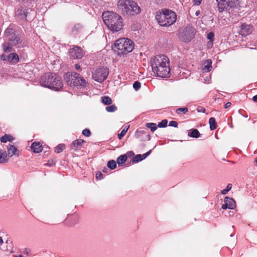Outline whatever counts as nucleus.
<instances>
[{
  "instance_id": "nucleus-1",
  "label": "nucleus",
  "mask_w": 257,
  "mask_h": 257,
  "mask_svg": "<svg viewBox=\"0 0 257 257\" xmlns=\"http://www.w3.org/2000/svg\"><path fill=\"white\" fill-rule=\"evenodd\" d=\"M154 75L161 78H169L170 76V67L169 58L164 55H157L150 61Z\"/></svg>"
},
{
  "instance_id": "nucleus-2",
  "label": "nucleus",
  "mask_w": 257,
  "mask_h": 257,
  "mask_svg": "<svg viewBox=\"0 0 257 257\" xmlns=\"http://www.w3.org/2000/svg\"><path fill=\"white\" fill-rule=\"evenodd\" d=\"M42 86L58 91L63 88L61 78L56 73H47L42 76L40 80Z\"/></svg>"
},
{
  "instance_id": "nucleus-3",
  "label": "nucleus",
  "mask_w": 257,
  "mask_h": 257,
  "mask_svg": "<svg viewBox=\"0 0 257 257\" xmlns=\"http://www.w3.org/2000/svg\"><path fill=\"white\" fill-rule=\"evenodd\" d=\"M102 17L104 23L111 31L118 32L122 29V19L116 13L107 11L102 14Z\"/></svg>"
},
{
  "instance_id": "nucleus-4",
  "label": "nucleus",
  "mask_w": 257,
  "mask_h": 257,
  "mask_svg": "<svg viewBox=\"0 0 257 257\" xmlns=\"http://www.w3.org/2000/svg\"><path fill=\"white\" fill-rule=\"evenodd\" d=\"M155 18L161 26L169 27L176 22L177 15L171 10L163 9L156 12Z\"/></svg>"
},
{
  "instance_id": "nucleus-5",
  "label": "nucleus",
  "mask_w": 257,
  "mask_h": 257,
  "mask_svg": "<svg viewBox=\"0 0 257 257\" xmlns=\"http://www.w3.org/2000/svg\"><path fill=\"white\" fill-rule=\"evenodd\" d=\"M117 7L124 16H133L141 12V8L138 4L131 0H119L117 3Z\"/></svg>"
},
{
  "instance_id": "nucleus-6",
  "label": "nucleus",
  "mask_w": 257,
  "mask_h": 257,
  "mask_svg": "<svg viewBox=\"0 0 257 257\" xmlns=\"http://www.w3.org/2000/svg\"><path fill=\"white\" fill-rule=\"evenodd\" d=\"M114 47L118 55H126L133 51L134 44L131 39L121 38L115 42Z\"/></svg>"
},
{
  "instance_id": "nucleus-7",
  "label": "nucleus",
  "mask_w": 257,
  "mask_h": 257,
  "mask_svg": "<svg viewBox=\"0 0 257 257\" xmlns=\"http://www.w3.org/2000/svg\"><path fill=\"white\" fill-rule=\"evenodd\" d=\"M64 78L68 85L71 86H85L86 84L85 80L75 72L66 73Z\"/></svg>"
},
{
  "instance_id": "nucleus-8",
  "label": "nucleus",
  "mask_w": 257,
  "mask_h": 257,
  "mask_svg": "<svg viewBox=\"0 0 257 257\" xmlns=\"http://www.w3.org/2000/svg\"><path fill=\"white\" fill-rule=\"evenodd\" d=\"M108 74L109 70L106 67H101L92 72V76L95 81L101 83L106 79Z\"/></svg>"
},
{
  "instance_id": "nucleus-9",
  "label": "nucleus",
  "mask_w": 257,
  "mask_h": 257,
  "mask_svg": "<svg viewBox=\"0 0 257 257\" xmlns=\"http://www.w3.org/2000/svg\"><path fill=\"white\" fill-rule=\"evenodd\" d=\"M195 33V29L189 26L180 32L179 38L183 42H188L194 38Z\"/></svg>"
},
{
  "instance_id": "nucleus-10",
  "label": "nucleus",
  "mask_w": 257,
  "mask_h": 257,
  "mask_svg": "<svg viewBox=\"0 0 257 257\" xmlns=\"http://www.w3.org/2000/svg\"><path fill=\"white\" fill-rule=\"evenodd\" d=\"M8 40L11 45L16 46L18 48L23 47L24 45V43L20 39L17 32L9 37Z\"/></svg>"
},
{
  "instance_id": "nucleus-11",
  "label": "nucleus",
  "mask_w": 257,
  "mask_h": 257,
  "mask_svg": "<svg viewBox=\"0 0 257 257\" xmlns=\"http://www.w3.org/2000/svg\"><path fill=\"white\" fill-rule=\"evenodd\" d=\"M218 3V7L219 12H222L224 10L229 11L233 7L232 3L230 0H216Z\"/></svg>"
},
{
  "instance_id": "nucleus-12",
  "label": "nucleus",
  "mask_w": 257,
  "mask_h": 257,
  "mask_svg": "<svg viewBox=\"0 0 257 257\" xmlns=\"http://www.w3.org/2000/svg\"><path fill=\"white\" fill-rule=\"evenodd\" d=\"M1 58L3 61L15 64L18 63L19 61V56L15 53H11L9 55L2 54L1 56Z\"/></svg>"
},
{
  "instance_id": "nucleus-13",
  "label": "nucleus",
  "mask_w": 257,
  "mask_h": 257,
  "mask_svg": "<svg viewBox=\"0 0 257 257\" xmlns=\"http://www.w3.org/2000/svg\"><path fill=\"white\" fill-rule=\"evenodd\" d=\"M70 56L73 59H80L84 54L81 49L79 47H75L70 49L69 52Z\"/></svg>"
},
{
  "instance_id": "nucleus-14",
  "label": "nucleus",
  "mask_w": 257,
  "mask_h": 257,
  "mask_svg": "<svg viewBox=\"0 0 257 257\" xmlns=\"http://www.w3.org/2000/svg\"><path fill=\"white\" fill-rule=\"evenodd\" d=\"M224 202V204L222 205L223 209H234L236 207L235 202L232 198L226 197Z\"/></svg>"
},
{
  "instance_id": "nucleus-15",
  "label": "nucleus",
  "mask_w": 257,
  "mask_h": 257,
  "mask_svg": "<svg viewBox=\"0 0 257 257\" xmlns=\"http://www.w3.org/2000/svg\"><path fill=\"white\" fill-rule=\"evenodd\" d=\"M28 10L23 6L18 8L15 12L16 16L20 19H26L28 15Z\"/></svg>"
},
{
  "instance_id": "nucleus-16",
  "label": "nucleus",
  "mask_w": 257,
  "mask_h": 257,
  "mask_svg": "<svg viewBox=\"0 0 257 257\" xmlns=\"http://www.w3.org/2000/svg\"><path fill=\"white\" fill-rule=\"evenodd\" d=\"M252 30V27L250 25L243 24L240 26V34L245 36L251 33Z\"/></svg>"
},
{
  "instance_id": "nucleus-17",
  "label": "nucleus",
  "mask_w": 257,
  "mask_h": 257,
  "mask_svg": "<svg viewBox=\"0 0 257 257\" xmlns=\"http://www.w3.org/2000/svg\"><path fill=\"white\" fill-rule=\"evenodd\" d=\"M85 143L83 140L77 139L73 141L70 145V147L72 150L75 151H78L80 150L82 147V144Z\"/></svg>"
},
{
  "instance_id": "nucleus-18",
  "label": "nucleus",
  "mask_w": 257,
  "mask_h": 257,
  "mask_svg": "<svg viewBox=\"0 0 257 257\" xmlns=\"http://www.w3.org/2000/svg\"><path fill=\"white\" fill-rule=\"evenodd\" d=\"M31 150L35 153H39L42 152L43 150V147L41 144L39 142H34L31 146Z\"/></svg>"
},
{
  "instance_id": "nucleus-19",
  "label": "nucleus",
  "mask_w": 257,
  "mask_h": 257,
  "mask_svg": "<svg viewBox=\"0 0 257 257\" xmlns=\"http://www.w3.org/2000/svg\"><path fill=\"white\" fill-rule=\"evenodd\" d=\"M188 135L191 138H198L200 136V134L198 130L192 128L189 131Z\"/></svg>"
},
{
  "instance_id": "nucleus-20",
  "label": "nucleus",
  "mask_w": 257,
  "mask_h": 257,
  "mask_svg": "<svg viewBox=\"0 0 257 257\" xmlns=\"http://www.w3.org/2000/svg\"><path fill=\"white\" fill-rule=\"evenodd\" d=\"M212 62L210 60H206L204 63V66L202 68L203 70L205 72H209L212 68Z\"/></svg>"
},
{
  "instance_id": "nucleus-21",
  "label": "nucleus",
  "mask_w": 257,
  "mask_h": 257,
  "mask_svg": "<svg viewBox=\"0 0 257 257\" xmlns=\"http://www.w3.org/2000/svg\"><path fill=\"white\" fill-rule=\"evenodd\" d=\"M17 152H19V151L14 145H10L8 147V155L9 156L12 157L16 155Z\"/></svg>"
},
{
  "instance_id": "nucleus-22",
  "label": "nucleus",
  "mask_w": 257,
  "mask_h": 257,
  "mask_svg": "<svg viewBox=\"0 0 257 257\" xmlns=\"http://www.w3.org/2000/svg\"><path fill=\"white\" fill-rule=\"evenodd\" d=\"M82 25L79 23L73 25L71 27V31L74 34L80 32L82 29Z\"/></svg>"
},
{
  "instance_id": "nucleus-23",
  "label": "nucleus",
  "mask_w": 257,
  "mask_h": 257,
  "mask_svg": "<svg viewBox=\"0 0 257 257\" xmlns=\"http://www.w3.org/2000/svg\"><path fill=\"white\" fill-rule=\"evenodd\" d=\"M23 5H26V7H33L34 0H16Z\"/></svg>"
},
{
  "instance_id": "nucleus-24",
  "label": "nucleus",
  "mask_w": 257,
  "mask_h": 257,
  "mask_svg": "<svg viewBox=\"0 0 257 257\" xmlns=\"http://www.w3.org/2000/svg\"><path fill=\"white\" fill-rule=\"evenodd\" d=\"M13 140V137L10 135L5 134L1 138V141L3 143H7L8 141L11 142Z\"/></svg>"
},
{
  "instance_id": "nucleus-25",
  "label": "nucleus",
  "mask_w": 257,
  "mask_h": 257,
  "mask_svg": "<svg viewBox=\"0 0 257 257\" xmlns=\"http://www.w3.org/2000/svg\"><path fill=\"white\" fill-rule=\"evenodd\" d=\"M16 32L17 31L15 29H13L11 27H9L5 30V34L6 36L10 37Z\"/></svg>"
},
{
  "instance_id": "nucleus-26",
  "label": "nucleus",
  "mask_w": 257,
  "mask_h": 257,
  "mask_svg": "<svg viewBox=\"0 0 257 257\" xmlns=\"http://www.w3.org/2000/svg\"><path fill=\"white\" fill-rule=\"evenodd\" d=\"M209 123L210 125V128L211 131L214 130L216 128L217 125L216 123V120L214 117H211L209 118Z\"/></svg>"
},
{
  "instance_id": "nucleus-27",
  "label": "nucleus",
  "mask_w": 257,
  "mask_h": 257,
  "mask_svg": "<svg viewBox=\"0 0 257 257\" xmlns=\"http://www.w3.org/2000/svg\"><path fill=\"white\" fill-rule=\"evenodd\" d=\"M127 159L126 155H122L119 156L116 160V162L118 165H121L124 163Z\"/></svg>"
},
{
  "instance_id": "nucleus-28",
  "label": "nucleus",
  "mask_w": 257,
  "mask_h": 257,
  "mask_svg": "<svg viewBox=\"0 0 257 257\" xmlns=\"http://www.w3.org/2000/svg\"><path fill=\"white\" fill-rule=\"evenodd\" d=\"M188 111V109L187 107L177 108L175 111L176 113L179 115L186 114Z\"/></svg>"
},
{
  "instance_id": "nucleus-29",
  "label": "nucleus",
  "mask_w": 257,
  "mask_h": 257,
  "mask_svg": "<svg viewBox=\"0 0 257 257\" xmlns=\"http://www.w3.org/2000/svg\"><path fill=\"white\" fill-rule=\"evenodd\" d=\"M10 42L5 43L3 44L4 51L5 52H10L12 51V47Z\"/></svg>"
},
{
  "instance_id": "nucleus-30",
  "label": "nucleus",
  "mask_w": 257,
  "mask_h": 257,
  "mask_svg": "<svg viewBox=\"0 0 257 257\" xmlns=\"http://www.w3.org/2000/svg\"><path fill=\"white\" fill-rule=\"evenodd\" d=\"M101 102L105 105L110 104L112 102L111 99L109 96H103L101 97Z\"/></svg>"
},
{
  "instance_id": "nucleus-31",
  "label": "nucleus",
  "mask_w": 257,
  "mask_h": 257,
  "mask_svg": "<svg viewBox=\"0 0 257 257\" xmlns=\"http://www.w3.org/2000/svg\"><path fill=\"white\" fill-rule=\"evenodd\" d=\"M146 126L151 129L152 132L155 131L157 128V124L153 122H149L146 124Z\"/></svg>"
},
{
  "instance_id": "nucleus-32",
  "label": "nucleus",
  "mask_w": 257,
  "mask_h": 257,
  "mask_svg": "<svg viewBox=\"0 0 257 257\" xmlns=\"http://www.w3.org/2000/svg\"><path fill=\"white\" fill-rule=\"evenodd\" d=\"M116 163L115 161L111 160L108 162L107 167L111 170H113L116 168Z\"/></svg>"
},
{
  "instance_id": "nucleus-33",
  "label": "nucleus",
  "mask_w": 257,
  "mask_h": 257,
  "mask_svg": "<svg viewBox=\"0 0 257 257\" xmlns=\"http://www.w3.org/2000/svg\"><path fill=\"white\" fill-rule=\"evenodd\" d=\"M129 128V125L125 126L124 128L121 131L120 133L118 134V138L119 140L121 139L125 135L127 132L128 129Z\"/></svg>"
},
{
  "instance_id": "nucleus-34",
  "label": "nucleus",
  "mask_w": 257,
  "mask_h": 257,
  "mask_svg": "<svg viewBox=\"0 0 257 257\" xmlns=\"http://www.w3.org/2000/svg\"><path fill=\"white\" fill-rule=\"evenodd\" d=\"M105 109L108 112H113L116 110L117 107L115 105L112 104L110 106H106L105 107Z\"/></svg>"
},
{
  "instance_id": "nucleus-35",
  "label": "nucleus",
  "mask_w": 257,
  "mask_h": 257,
  "mask_svg": "<svg viewBox=\"0 0 257 257\" xmlns=\"http://www.w3.org/2000/svg\"><path fill=\"white\" fill-rule=\"evenodd\" d=\"M65 146L63 144H59L58 145L56 148H55V152L57 153H60L64 149Z\"/></svg>"
},
{
  "instance_id": "nucleus-36",
  "label": "nucleus",
  "mask_w": 257,
  "mask_h": 257,
  "mask_svg": "<svg viewBox=\"0 0 257 257\" xmlns=\"http://www.w3.org/2000/svg\"><path fill=\"white\" fill-rule=\"evenodd\" d=\"M231 187H232L231 184H228L227 185L226 188L225 189H223L221 191V194L223 195H225V194H227V192L231 190Z\"/></svg>"
},
{
  "instance_id": "nucleus-37",
  "label": "nucleus",
  "mask_w": 257,
  "mask_h": 257,
  "mask_svg": "<svg viewBox=\"0 0 257 257\" xmlns=\"http://www.w3.org/2000/svg\"><path fill=\"white\" fill-rule=\"evenodd\" d=\"M168 120L167 119H163L161 122H159L158 126L159 127H165L167 126Z\"/></svg>"
},
{
  "instance_id": "nucleus-38",
  "label": "nucleus",
  "mask_w": 257,
  "mask_h": 257,
  "mask_svg": "<svg viewBox=\"0 0 257 257\" xmlns=\"http://www.w3.org/2000/svg\"><path fill=\"white\" fill-rule=\"evenodd\" d=\"M142 161V155H137L132 160L133 162L137 163Z\"/></svg>"
},
{
  "instance_id": "nucleus-39",
  "label": "nucleus",
  "mask_w": 257,
  "mask_h": 257,
  "mask_svg": "<svg viewBox=\"0 0 257 257\" xmlns=\"http://www.w3.org/2000/svg\"><path fill=\"white\" fill-rule=\"evenodd\" d=\"M141 84L138 81H135L133 84V88L137 91L138 90L141 88Z\"/></svg>"
},
{
  "instance_id": "nucleus-40",
  "label": "nucleus",
  "mask_w": 257,
  "mask_h": 257,
  "mask_svg": "<svg viewBox=\"0 0 257 257\" xmlns=\"http://www.w3.org/2000/svg\"><path fill=\"white\" fill-rule=\"evenodd\" d=\"M214 36V34L212 32H210L207 34V39L209 40L210 42H211V43H213Z\"/></svg>"
},
{
  "instance_id": "nucleus-41",
  "label": "nucleus",
  "mask_w": 257,
  "mask_h": 257,
  "mask_svg": "<svg viewBox=\"0 0 257 257\" xmlns=\"http://www.w3.org/2000/svg\"><path fill=\"white\" fill-rule=\"evenodd\" d=\"M82 134L86 137H89L91 135V132L89 129L85 128L82 131Z\"/></svg>"
},
{
  "instance_id": "nucleus-42",
  "label": "nucleus",
  "mask_w": 257,
  "mask_h": 257,
  "mask_svg": "<svg viewBox=\"0 0 257 257\" xmlns=\"http://www.w3.org/2000/svg\"><path fill=\"white\" fill-rule=\"evenodd\" d=\"M169 126L177 127L178 126V123L176 121L172 120L169 122Z\"/></svg>"
},
{
  "instance_id": "nucleus-43",
  "label": "nucleus",
  "mask_w": 257,
  "mask_h": 257,
  "mask_svg": "<svg viewBox=\"0 0 257 257\" xmlns=\"http://www.w3.org/2000/svg\"><path fill=\"white\" fill-rule=\"evenodd\" d=\"M151 152H152V150H150L147 153L144 154L143 155H142V160H143L146 158H147L148 156H149L151 154Z\"/></svg>"
},
{
  "instance_id": "nucleus-44",
  "label": "nucleus",
  "mask_w": 257,
  "mask_h": 257,
  "mask_svg": "<svg viewBox=\"0 0 257 257\" xmlns=\"http://www.w3.org/2000/svg\"><path fill=\"white\" fill-rule=\"evenodd\" d=\"M103 174L101 172H98L96 174V178L97 180H101L103 178Z\"/></svg>"
},
{
  "instance_id": "nucleus-45",
  "label": "nucleus",
  "mask_w": 257,
  "mask_h": 257,
  "mask_svg": "<svg viewBox=\"0 0 257 257\" xmlns=\"http://www.w3.org/2000/svg\"><path fill=\"white\" fill-rule=\"evenodd\" d=\"M205 109L202 107H199L198 108H197V111L199 112H203V113H204L205 112Z\"/></svg>"
},
{
  "instance_id": "nucleus-46",
  "label": "nucleus",
  "mask_w": 257,
  "mask_h": 257,
  "mask_svg": "<svg viewBox=\"0 0 257 257\" xmlns=\"http://www.w3.org/2000/svg\"><path fill=\"white\" fill-rule=\"evenodd\" d=\"M202 0H194V4L195 5L198 6L199 5Z\"/></svg>"
},
{
  "instance_id": "nucleus-47",
  "label": "nucleus",
  "mask_w": 257,
  "mask_h": 257,
  "mask_svg": "<svg viewBox=\"0 0 257 257\" xmlns=\"http://www.w3.org/2000/svg\"><path fill=\"white\" fill-rule=\"evenodd\" d=\"M231 102H228L224 104V108H227L231 106Z\"/></svg>"
},
{
  "instance_id": "nucleus-48",
  "label": "nucleus",
  "mask_w": 257,
  "mask_h": 257,
  "mask_svg": "<svg viewBox=\"0 0 257 257\" xmlns=\"http://www.w3.org/2000/svg\"><path fill=\"white\" fill-rule=\"evenodd\" d=\"M75 68L77 70H79V69H80V66L79 64H76L75 66Z\"/></svg>"
},
{
  "instance_id": "nucleus-49",
  "label": "nucleus",
  "mask_w": 257,
  "mask_h": 257,
  "mask_svg": "<svg viewBox=\"0 0 257 257\" xmlns=\"http://www.w3.org/2000/svg\"><path fill=\"white\" fill-rule=\"evenodd\" d=\"M252 100L254 101V102H257V94L254 95L253 98H252Z\"/></svg>"
},
{
  "instance_id": "nucleus-50",
  "label": "nucleus",
  "mask_w": 257,
  "mask_h": 257,
  "mask_svg": "<svg viewBox=\"0 0 257 257\" xmlns=\"http://www.w3.org/2000/svg\"><path fill=\"white\" fill-rule=\"evenodd\" d=\"M4 243L3 239L2 237L0 236V245L3 244Z\"/></svg>"
},
{
  "instance_id": "nucleus-51",
  "label": "nucleus",
  "mask_w": 257,
  "mask_h": 257,
  "mask_svg": "<svg viewBox=\"0 0 257 257\" xmlns=\"http://www.w3.org/2000/svg\"><path fill=\"white\" fill-rule=\"evenodd\" d=\"M200 11H197L196 12V13H195V15H196V16H199V15H200Z\"/></svg>"
},
{
  "instance_id": "nucleus-52",
  "label": "nucleus",
  "mask_w": 257,
  "mask_h": 257,
  "mask_svg": "<svg viewBox=\"0 0 257 257\" xmlns=\"http://www.w3.org/2000/svg\"><path fill=\"white\" fill-rule=\"evenodd\" d=\"M127 154H130V155H134V153L133 152H132V151H130V152H128L127 153Z\"/></svg>"
},
{
  "instance_id": "nucleus-53",
  "label": "nucleus",
  "mask_w": 257,
  "mask_h": 257,
  "mask_svg": "<svg viewBox=\"0 0 257 257\" xmlns=\"http://www.w3.org/2000/svg\"><path fill=\"white\" fill-rule=\"evenodd\" d=\"M16 257H24L21 254H19V255H15Z\"/></svg>"
},
{
  "instance_id": "nucleus-54",
  "label": "nucleus",
  "mask_w": 257,
  "mask_h": 257,
  "mask_svg": "<svg viewBox=\"0 0 257 257\" xmlns=\"http://www.w3.org/2000/svg\"><path fill=\"white\" fill-rule=\"evenodd\" d=\"M254 162L257 164V158H255Z\"/></svg>"
}]
</instances>
